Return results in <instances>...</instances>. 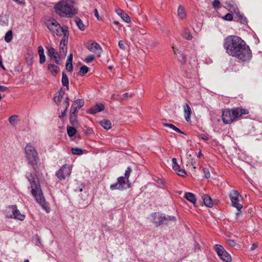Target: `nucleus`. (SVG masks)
Wrapping results in <instances>:
<instances>
[{
	"instance_id": "nucleus-7",
	"label": "nucleus",
	"mask_w": 262,
	"mask_h": 262,
	"mask_svg": "<svg viewBox=\"0 0 262 262\" xmlns=\"http://www.w3.org/2000/svg\"><path fill=\"white\" fill-rule=\"evenodd\" d=\"M25 150L29 164L33 169H35L37 161L38 159L36 150L30 144H28L26 145Z\"/></svg>"
},
{
	"instance_id": "nucleus-40",
	"label": "nucleus",
	"mask_w": 262,
	"mask_h": 262,
	"mask_svg": "<svg viewBox=\"0 0 262 262\" xmlns=\"http://www.w3.org/2000/svg\"><path fill=\"white\" fill-rule=\"evenodd\" d=\"M94 58L95 56L94 55H89L85 58L84 61L86 63H90L94 60Z\"/></svg>"
},
{
	"instance_id": "nucleus-6",
	"label": "nucleus",
	"mask_w": 262,
	"mask_h": 262,
	"mask_svg": "<svg viewBox=\"0 0 262 262\" xmlns=\"http://www.w3.org/2000/svg\"><path fill=\"white\" fill-rule=\"evenodd\" d=\"M152 222L157 227L162 225H167L170 222H175L176 221V217L174 216L156 212L152 214Z\"/></svg>"
},
{
	"instance_id": "nucleus-63",
	"label": "nucleus",
	"mask_w": 262,
	"mask_h": 262,
	"mask_svg": "<svg viewBox=\"0 0 262 262\" xmlns=\"http://www.w3.org/2000/svg\"><path fill=\"white\" fill-rule=\"evenodd\" d=\"M24 262H29V261L28 259H26Z\"/></svg>"
},
{
	"instance_id": "nucleus-31",
	"label": "nucleus",
	"mask_w": 262,
	"mask_h": 262,
	"mask_svg": "<svg viewBox=\"0 0 262 262\" xmlns=\"http://www.w3.org/2000/svg\"><path fill=\"white\" fill-rule=\"evenodd\" d=\"M75 126H67V133L69 137H73L76 133Z\"/></svg>"
},
{
	"instance_id": "nucleus-59",
	"label": "nucleus",
	"mask_w": 262,
	"mask_h": 262,
	"mask_svg": "<svg viewBox=\"0 0 262 262\" xmlns=\"http://www.w3.org/2000/svg\"><path fill=\"white\" fill-rule=\"evenodd\" d=\"M173 130H175L176 132H177L178 133H181V134H184V132H182L179 128H178L176 126L174 127V128H173Z\"/></svg>"
},
{
	"instance_id": "nucleus-18",
	"label": "nucleus",
	"mask_w": 262,
	"mask_h": 262,
	"mask_svg": "<svg viewBox=\"0 0 262 262\" xmlns=\"http://www.w3.org/2000/svg\"><path fill=\"white\" fill-rule=\"evenodd\" d=\"M88 49L92 52H96V51H102L101 46L96 42H91L87 46Z\"/></svg>"
},
{
	"instance_id": "nucleus-48",
	"label": "nucleus",
	"mask_w": 262,
	"mask_h": 262,
	"mask_svg": "<svg viewBox=\"0 0 262 262\" xmlns=\"http://www.w3.org/2000/svg\"><path fill=\"white\" fill-rule=\"evenodd\" d=\"M69 98L68 97H67L64 100V103L66 104V109L68 110L69 105H70V102H69Z\"/></svg>"
},
{
	"instance_id": "nucleus-47",
	"label": "nucleus",
	"mask_w": 262,
	"mask_h": 262,
	"mask_svg": "<svg viewBox=\"0 0 262 262\" xmlns=\"http://www.w3.org/2000/svg\"><path fill=\"white\" fill-rule=\"evenodd\" d=\"M199 137L200 139L204 141H208L209 140V138L208 137V136L206 135L203 134H200L199 135Z\"/></svg>"
},
{
	"instance_id": "nucleus-5",
	"label": "nucleus",
	"mask_w": 262,
	"mask_h": 262,
	"mask_svg": "<svg viewBox=\"0 0 262 262\" xmlns=\"http://www.w3.org/2000/svg\"><path fill=\"white\" fill-rule=\"evenodd\" d=\"M132 172V169L130 167H128L125 170L124 176H121L117 179V182L110 185V189L111 190H124L130 187L129 183L128 178Z\"/></svg>"
},
{
	"instance_id": "nucleus-46",
	"label": "nucleus",
	"mask_w": 262,
	"mask_h": 262,
	"mask_svg": "<svg viewBox=\"0 0 262 262\" xmlns=\"http://www.w3.org/2000/svg\"><path fill=\"white\" fill-rule=\"evenodd\" d=\"M46 61V57L45 54L39 55V63L40 64L43 63Z\"/></svg>"
},
{
	"instance_id": "nucleus-22",
	"label": "nucleus",
	"mask_w": 262,
	"mask_h": 262,
	"mask_svg": "<svg viewBox=\"0 0 262 262\" xmlns=\"http://www.w3.org/2000/svg\"><path fill=\"white\" fill-rule=\"evenodd\" d=\"M100 124L105 129H109L112 127V123L110 120L103 119L99 122Z\"/></svg>"
},
{
	"instance_id": "nucleus-13",
	"label": "nucleus",
	"mask_w": 262,
	"mask_h": 262,
	"mask_svg": "<svg viewBox=\"0 0 262 262\" xmlns=\"http://www.w3.org/2000/svg\"><path fill=\"white\" fill-rule=\"evenodd\" d=\"M172 168L177 173L182 177H184L186 174V171L184 169H180V166L177 163V160L176 158L172 159Z\"/></svg>"
},
{
	"instance_id": "nucleus-32",
	"label": "nucleus",
	"mask_w": 262,
	"mask_h": 262,
	"mask_svg": "<svg viewBox=\"0 0 262 262\" xmlns=\"http://www.w3.org/2000/svg\"><path fill=\"white\" fill-rule=\"evenodd\" d=\"M236 14L238 17L237 21H240L243 24L247 23V18L243 14H241L239 12H238L236 13Z\"/></svg>"
},
{
	"instance_id": "nucleus-12",
	"label": "nucleus",
	"mask_w": 262,
	"mask_h": 262,
	"mask_svg": "<svg viewBox=\"0 0 262 262\" xmlns=\"http://www.w3.org/2000/svg\"><path fill=\"white\" fill-rule=\"evenodd\" d=\"M9 207L12 208V214H11L9 216H7L8 218H14L19 221L24 220L25 215L20 212L16 205L9 206Z\"/></svg>"
},
{
	"instance_id": "nucleus-8",
	"label": "nucleus",
	"mask_w": 262,
	"mask_h": 262,
	"mask_svg": "<svg viewBox=\"0 0 262 262\" xmlns=\"http://www.w3.org/2000/svg\"><path fill=\"white\" fill-rule=\"evenodd\" d=\"M45 24L49 30L57 36H61L62 32L66 29L62 28L60 24L54 19L50 18L47 19Z\"/></svg>"
},
{
	"instance_id": "nucleus-3",
	"label": "nucleus",
	"mask_w": 262,
	"mask_h": 262,
	"mask_svg": "<svg viewBox=\"0 0 262 262\" xmlns=\"http://www.w3.org/2000/svg\"><path fill=\"white\" fill-rule=\"evenodd\" d=\"M249 113L248 110L239 107L225 109L222 111V120L224 123L229 124Z\"/></svg>"
},
{
	"instance_id": "nucleus-16",
	"label": "nucleus",
	"mask_w": 262,
	"mask_h": 262,
	"mask_svg": "<svg viewBox=\"0 0 262 262\" xmlns=\"http://www.w3.org/2000/svg\"><path fill=\"white\" fill-rule=\"evenodd\" d=\"M104 109V105L102 103H97L95 106L92 107L88 113L94 115L98 112H101Z\"/></svg>"
},
{
	"instance_id": "nucleus-25",
	"label": "nucleus",
	"mask_w": 262,
	"mask_h": 262,
	"mask_svg": "<svg viewBox=\"0 0 262 262\" xmlns=\"http://www.w3.org/2000/svg\"><path fill=\"white\" fill-rule=\"evenodd\" d=\"M75 23L77 25V26L78 27V28L81 31H83L85 30V25L83 24V21H82V20L81 19H80L79 17H76L75 18Z\"/></svg>"
},
{
	"instance_id": "nucleus-52",
	"label": "nucleus",
	"mask_w": 262,
	"mask_h": 262,
	"mask_svg": "<svg viewBox=\"0 0 262 262\" xmlns=\"http://www.w3.org/2000/svg\"><path fill=\"white\" fill-rule=\"evenodd\" d=\"M227 243L231 247H233L235 245V242L233 240L229 239L227 241Z\"/></svg>"
},
{
	"instance_id": "nucleus-57",
	"label": "nucleus",
	"mask_w": 262,
	"mask_h": 262,
	"mask_svg": "<svg viewBox=\"0 0 262 262\" xmlns=\"http://www.w3.org/2000/svg\"><path fill=\"white\" fill-rule=\"evenodd\" d=\"M68 71L71 72L73 70V64L72 63H70L69 64L68 69H66Z\"/></svg>"
},
{
	"instance_id": "nucleus-39",
	"label": "nucleus",
	"mask_w": 262,
	"mask_h": 262,
	"mask_svg": "<svg viewBox=\"0 0 262 262\" xmlns=\"http://www.w3.org/2000/svg\"><path fill=\"white\" fill-rule=\"evenodd\" d=\"M89 71V68L86 66H82L80 69V72L82 74L84 75Z\"/></svg>"
},
{
	"instance_id": "nucleus-45",
	"label": "nucleus",
	"mask_w": 262,
	"mask_h": 262,
	"mask_svg": "<svg viewBox=\"0 0 262 262\" xmlns=\"http://www.w3.org/2000/svg\"><path fill=\"white\" fill-rule=\"evenodd\" d=\"M118 45L119 48L123 50L126 49L125 43L123 40H120Z\"/></svg>"
},
{
	"instance_id": "nucleus-53",
	"label": "nucleus",
	"mask_w": 262,
	"mask_h": 262,
	"mask_svg": "<svg viewBox=\"0 0 262 262\" xmlns=\"http://www.w3.org/2000/svg\"><path fill=\"white\" fill-rule=\"evenodd\" d=\"M67 110L65 108V110L61 112V114L59 116V118H62L64 117L67 114Z\"/></svg>"
},
{
	"instance_id": "nucleus-51",
	"label": "nucleus",
	"mask_w": 262,
	"mask_h": 262,
	"mask_svg": "<svg viewBox=\"0 0 262 262\" xmlns=\"http://www.w3.org/2000/svg\"><path fill=\"white\" fill-rule=\"evenodd\" d=\"M129 97H131V95H129L128 93H126L122 95L121 99L125 100Z\"/></svg>"
},
{
	"instance_id": "nucleus-29",
	"label": "nucleus",
	"mask_w": 262,
	"mask_h": 262,
	"mask_svg": "<svg viewBox=\"0 0 262 262\" xmlns=\"http://www.w3.org/2000/svg\"><path fill=\"white\" fill-rule=\"evenodd\" d=\"M48 69L52 74L56 75L58 72L59 67L53 64H49Z\"/></svg>"
},
{
	"instance_id": "nucleus-17",
	"label": "nucleus",
	"mask_w": 262,
	"mask_h": 262,
	"mask_svg": "<svg viewBox=\"0 0 262 262\" xmlns=\"http://www.w3.org/2000/svg\"><path fill=\"white\" fill-rule=\"evenodd\" d=\"M183 109L185 120L188 122H191L190 116L192 114V111L190 107L188 104L186 103L183 105Z\"/></svg>"
},
{
	"instance_id": "nucleus-37",
	"label": "nucleus",
	"mask_w": 262,
	"mask_h": 262,
	"mask_svg": "<svg viewBox=\"0 0 262 262\" xmlns=\"http://www.w3.org/2000/svg\"><path fill=\"white\" fill-rule=\"evenodd\" d=\"M79 109V108L76 106L75 104H72L70 110V114L77 115Z\"/></svg>"
},
{
	"instance_id": "nucleus-2",
	"label": "nucleus",
	"mask_w": 262,
	"mask_h": 262,
	"mask_svg": "<svg viewBox=\"0 0 262 262\" xmlns=\"http://www.w3.org/2000/svg\"><path fill=\"white\" fill-rule=\"evenodd\" d=\"M27 178L31 184V193L36 201L46 210L49 209L40 188L38 179L34 172H30Z\"/></svg>"
},
{
	"instance_id": "nucleus-9",
	"label": "nucleus",
	"mask_w": 262,
	"mask_h": 262,
	"mask_svg": "<svg viewBox=\"0 0 262 262\" xmlns=\"http://www.w3.org/2000/svg\"><path fill=\"white\" fill-rule=\"evenodd\" d=\"M72 167L70 165L65 164L56 172V176L59 181H63L71 174Z\"/></svg>"
},
{
	"instance_id": "nucleus-61",
	"label": "nucleus",
	"mask_w": 262,
	"mask_h": 262,
	"mask_svg": "<svg viewBox=\"0 0 262 262\" xmlns=\"http://www.w3.org/2000/svg\"><path fill=\"white\" fill-rule=\"evenodd\" d=\"M139 33L142 35H144L145 34V31L143 29H141L139 31Z\"/></svg>"
},
{
	"instance_id": "nucleus-1",
	"label": "nucleus",
	"mask_w": 262,
	"mask_h": 262,
	"mask_svg": "<svg viewBox=\"0 0 262 262\" xmlns=\"http://www.w3.org/2000/svg\"><path fill=\"white\" fill-rule=\"evenodd\" d=\"M223 46L229 55L236 58L239 61L248 62L252 58V51L249 46L237 36L229 35L226 37Z\"/></svg>"
},
{
	"instance_id": "nucleus-28",
	"label": "nucleus",
	"mask_w": 262,
	"mask_h": 262,
	"mask_svg": "<svg viewBox=\"0 0 262 262\" xmlns=\"http://www.w3.org/2000/svg\"><path fill=\"white\" fill-rule=\"evenodd\" d=\"M61 82L63 86H66L67 89H69V79L68 76L66 73L62 72Z\"/></svg>"
},
{
	"instance_id": "nucleus-26",
	"label": "nucleus",
	"mask_w": 262,
	"mask_h": 262,
	"mask_svg": "<svg viewBox=\"0 0 262 262\" xmlns=\"http://www.w3.org/2000/svg\"><path fill=\"white\" fill-rule=\"evenodd\" d=\"M183 37L186 40H191L192 36L190 33V31L188 28L184 29L182 34Z\"/></svg>"
},
{
	"instance_id": "nucleus-24",
	"label": "nucleus",
	"mask_w": 262,
	"mask_h": 262,
	"mask_svg": "<svg viewBox=\"0 0 262 262\" xmlns=\"http://www.w3.org/2000/svg\"><path fill=\"white\" fill-rule=\"evenodd\" d=\"M62 34L63 35V38L60 41V45L63 44V46L65 47L68 43L69 36V31L67 28H66L64 31L62 32Z\"/></svg>"
},
{
	"instance_id": "nucleus-23",
	"label": "nucleus",
	"mask_w": 262,
	"mask_h": 262,
	"mask_svg": "<svg viewBox=\"0 0 262 262\" xmlns=\"http://www.w3.org/2000/svg\"><path fill=\"white\" fill-rule=\"evenodd\" d=\"M185 198L193 204L196 203V198L194 194L191 192H186L184 195Z\"/></svg>"
},
{
	"instance_id": "nucleus-50",
	"label": "nucleus",
	"mask_w": 262,
	"mask_h": 262,
	"mask_svg": "<svg viewBox=\"0 0 262 262\" xmlns=\"http://www.w3.org/2000/svg\"><path fill=\"white\" fill-rule=\"evenodd\" d=\"M38 53L39 55L45 54H44V50L42 46H39L38 47Z\"/></svg>"
},
{
	"instance_id": "nucleus-62",
	"label": "nucleus",
	"mask_w": 262,
	"mask_h": 262,
	"mask_svg": "<svg viewBox=\"0 0 262 262\" xmlns=\"http://www.w3.org/2000/svg\"><path fill=\"white\" fill-rule=\"evenodd\" d=\"M114 23L115 24H116V25H117V24H119V23H118V21H114Z\"/></svg>"
},
{
	"instance_id": "nucleus-56",
	"label": "nucleus",
	"mask_w": 262,
	"mask_h": 262,
	"mask_svg": "<svg viewBox=\"0 0 262 262\" xmlns=\"http://www.w3.org/2000/svg\"><path fill=\"white\" fill-rule=\"evenodd\" d=\"M258 247V245L256 243L253 244L252 247L250 248L251 251H253Z\"/></svg>"
},
{
	"instance_id": "nucleus-43",
	"label": "nucleus",
	"mask_w": 262,
	"mask_h": 262,
	"mask_svg": "<svg viewBox=\"0 0 262 262\" xmlns=\"http://www.w3.org/2000/svg\"><path fill=\"white\" fill-rule=\"evenodd\" d=\"M203 170L204 173L205 178L206 179L209 178L210 177V174L209 169L207 168H203Z\"/></svg>"
},
{
	"instance_id": "nucleus-54",
	"label": "nucleus",
	"mask_w": 262,
	"mask_h": 262,
	"mask_svg": "<svg viewBox=\"0 0 262 262\" xmlns=\"http://www.w3.org/2000/svg\"><path fill=\"white\" fill-rule=\"evenodd\" d=\"M8 91V88L5 86L1 85L0 92H6Z\"/></svg>"
},
{
	"instance_id": "nucleus-14",
	"label": "nucleus",
	"mask_w": 262,
	"mask_h": 262,
	"mask_svg": "<svg viewBox=\"0 0 262 262\" xmlns=\"http://www.w3.org/2000/svg\"><path fill=\"white\" fill-rule=\"evenodd\" d=\"M173 50L174 54H175L178 60L183 64H184L187 61V58L186 55L182 53L181 51L178 49H176L174 47H172Z\"/></svg>"
},
{
	"instance_id": "nucleus-64",
	"label": "nucleus",
	"mask_w": 262,
	"mask_h": 262,
	"mask_svg": "<svg viewBox=\"0 0 262 262\" xmlns=\"http://www.w3.org/2000/svg\"><path fill=\"white\" fill-rule=\"evenodd\" d=\"M108 68H109L110 69H112V66H110V67H108Z\"/></svg>"
},
{
	"instance_id": "nucleus-11",
	"label": "nucleus",
	"mask_w": 262,
	"mask_h": 262,
	"mask_svg": "<svg viewBox=\"0 0 262 262\" xmlns=\"http://www.w3.org/2000/svg\"><path fill=\"white\" fill-rule=\"evenodd\" d=\"M214 250L222 260L225 262L231 261L230 255L224 249L223 246L216 244L214 246Z\"/></svg>"
},
{
	"instance_id": "nucleus-34",
	"label": "nucleus",
	"mask_w": 262,
	"mask_h": 262,
	"mask_svg": "<svg viewBox=\"0 0 262 262\" xmlns=\"http://www.w3.org/2000/svg\"><path fill=\"white\" fill-rule=\"evenodd\" d=\"M84 150L80 148H72L71 152L72 154L75 155H81L83 154Z\"/></svg>"
},
{
	"instance_id": "nucleus-55",
	"label": "nucleus",
	"mask_w": 262,
	"mask_h": 262,
	"mask_svg": "<svg viewBox=\"0 0 262 262\" xmlns=\"http://www.w3.org/2000/svg\"><path fill=\"white\" fill-rule=\"evenodd\" d=\"M94 14H95V16L97 17V18L98 20H100V17L99 15L98 11L97 9H95V10H94Z\"/></svg>"
},
{
	"instance_id": "nucleus-35",
	"label": "nucleus",
	"mask_w": 262,
	"mask_h": 262,
	"mask_svg": "<svg viewBox=\"0 0 262 262\" xmlns=\"http://www.w3.org/2000/svg\"><path fill=\"white\" fill-rule=\"evenodd\" d=\"M84 104V101L83 99H79L75 101L73 104H75L76 106H77L79 109L83 106Z\"/></svg>"
},
{
	"instance_id": "nucleus-19",
	"label": "nucleus",
	"mask_w": 262,
	"mask_h": 262,
	"mask_svg": "<svg viewBox=\"0 0 262 262\" xmlns=\"http://www.w3.org/2000/svg\"><path fill=\"white\" fill-rule=\"evenodd\" d=\"M65 94L64 91L61 88L55 95L53 100L57 104L59 105L61 100Z\"/></svg>"
},
{
	"instance_id": "nucleus-10",
	"label": "nucleus",
	"mask_w": 262,
	"mask_h": 262,
	"mask_svg": "<svg viewBox=\"0 0 262 262\" xmlns=\"http://www.w3.org/2000/svg\"><path fill=\"white\" fill-rule=\"evenodd\" d=\"M229 196L233 207L236 208L237 211H240L243 208V205L239 203L241 195L237 190H233L229 193Z\"/></svg>"
},
{
	"instance_id": "nucleus-30",
	"label": "nucleus",
	"mask_w": 262,
	"mask_h": 262,
	"mask_svg": "<svg viewBox=\"0 0 262 262\" xmlns=\"http://www.w3.org/2000/svg\"><path fill=\"white\" fill-rule=\"evenodd\" d=\"M77 115L70 114V123L73 126H76L78 125V122H77Z\"/></svg>"
},
{
	"instance_id": "nucleus-36",
	"label": "nucleus",
	"mask_w": 262,
	"mask_h": 262,
	"mask_svg": "<svg viewBox=\"0 0 262 262\" xmlns=\"http://www.w3.org/2000/svg\"><path fill=\"white\" fill-rule=\"evenodd\" d=\"M18 116L17 115H13L9 118V121L11 124L14 125L17 121Z\"/></svg>"
},
{
	"instance_id": "nucleus-15",
	"label": "nucleus",
	"mask_w": 262,
	"mask_h": 262,
	"mask_svg": "<svg viewBox=\"0 0 262 262\" xmlns=\"http://www.w3.org/2000/svg\"><path fill=\"white\" fill-rule=\"evenodd\" d=\"M46 48L48 51V55L51 58H53L54 59V61L56 64H59V61L57 59V57L58 56V53L56 52L55 49L51 47H47Z\"/></svg>"
},
{
	"instance_id": "nucleus-38",
	"label": "nucleus",
	"mask_w": 262,
	"mask_h": 262,
	"mask_svg": "<svg viewBox=\"0 0 262 262\" xmlns=\"http://www.w3.org/2000/svg\"><path fill=\"white\" fill-rule=\"evenodd\" d=\"M59 53L61 56H66L67 53V48L60 46L59 48Z\"/></svg>"
},
{
	"instance_id": "nucleus-58",
	"label": "nucleus",
	"mask_w": 262,
	"mask_h": 262,
	"mask_svg": "<svg viewBox=\"0 0 262 262\" xmlns=\"http://www.w3.org/2000/svg\"><path fill=\"white\" fill-rule=\"evenodd\" d=\"M14 1H15L17 3L21 5H25V0H13Z\"/></svg>"
},
{
	"instance_id": "nucleus-27",
	"label": "nucleus",
	"mask_w": 262,
	"mask_h": 262,
	"mask_svg": "<svg viewBox=\"0 0 262 262\" xmlns=\"http://www.w3.org/2000/svg\"><path fill=\"white\" fill-rule=\"evenodd\" d=\"M178 15L181 19L184 18L186 15L184 7L181 5L178 8Z\"/></svg>"
},
{
	"instance_id": "nucleus-33",
	"label": "nucleus",
	"mask_w": 262,
	"mask_h": 262,
	"mask_svg": "<svg viewBox=\"0 0 262 262\" xmlns=\"http://www.w3.org/2000/svg\"><path fill=\"white\" fill-rule=\"evenodd\" d=\"M13 38L12 31L11 30L8 31L5 36V40L7 42H10Z\"/></svg>"
},
{
	"instance_id": "nucleus-49",
	"label": "nucleus",
	"mask_w": 262,
	"mask_h": 262,
	"mask_svg": "<svg viewBox=\"0 0 262 262\" xmlns=\"http://www.w3.org/2000/svg\"><path fill=\"white\" fill-rule=\"evenodd\" d=\"M163 125L164 126L169 127V128H171L172 129H173V128L176 126H174V125H173L172 124L167 123H163Z\"/></svg>"
},
{
	"instance_id": "nucleus-44",
	"label": "nucleus",
	"mask_w": 262,
	"mask_h": 262,
	"mask_svg": "<svg viewBox=\"0 0 262 262\" xmlns=\"http://www.w3.org/2000/svg\"><path fill=\"white\" fill-rule=\"evenodd\" d=\"M212 5L214 8H219L220 7V2L219 0H214Z\"/></svg>"
},
{
	"instance_id": "nucleus-41",
	"label": "nucleus",
	"mask_w": 262,
	"mask_h": 262,
	"mask_svg": "<svg viewBox=\"0 0 262 262\" xmlns=\"http://www.w3.org/2000/svg\"><path fill=\"white\" fill-rule=\"evenodd\" d=\"M72 60H73V54H70L69 55L68 59L67 60L66 65V69H68L69 64L70 63H72Z\"/></svg>"
},
{
	"instance_id": "nucleus-60",
	"label": "nucleus",
	"mask_w": 262,
	"mask_h": 262,
	"mask_svg": "<svg viewBox=\"0 0 262 262\" xmlns=\"http://www.w3.org/2000/svg\"><path fill=\"white\" fill-rule=\"evenodd\" d=\"M202 157H203V154H202V152H201V150H200L199 153H198V158H201Z\"/></svg>"
},
{
	"instance_id": "nucleus-20",
	"label": "nucleus",
	"mask_w": 262,
	"mask_h": 262,
	"mask_svg": "<svg viewBox=\"0 0 262 262\" xmlns=\"http://www.w3.org/2000/svg\"><path fill=\"white\" fill-rule=\"evenodd\" d=\"M116 12L125 22L127 23L130 22V17L124 11L121 9H118L116 10Z\"/></svg>"
},
{
	"instance_id": "nucleus-42",
	"label": "nucleus",
	"mask_w": 262,
	"mask_h": 262,
	"mask_svg": "<svg viewBox=\"0 0 262 262\" xmlns=\"http://www.w3.org/2000/svg\"><path fill=\"white\" fill-rule=\"evenodd\" d=\"M223 18L226 20L231 21L233 19V15L231 13H227L224 16Z\"/></svg>"
},
{
	"instance_id": "nucleus-21",
	"label": "nucleus",
	"mask_w": 262,
	"mask_h": 262,
	"mask_svg": "<svg viewBox=\"0 0 262 262\" xmlns=\"http://www.w3.org/2000/svg\"><path fill=\"white\" fill-rule=\"evenodd\" d=\"M202 199L205 205L208 207H212L213 206V202L212 199L207 194H203L202 196Z\"/></svg>"
},
{
	"instance_id": "nucleus-4",
	"label": "nucleus",
	"mask_w": 262,
	"mask_h": 262,
	"mask_svg": "<svg viewBox=\"0 0 262 262\" xmlns=\"http://www.w3.org/2000/svg\"><path fill=\"white\" fill-rule=\"evenodd\" d=\"M54 9L59 15L71 17L77 13V9L75 2L72 0H64L56 4Z\"/></svg>"
}]
</instances>
